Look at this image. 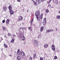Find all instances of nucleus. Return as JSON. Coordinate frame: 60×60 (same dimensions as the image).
Returning a JSON list of instances; mask_svg holds the SVG:
<instances>
[{
	"label": "nucleus",
	"instance_id": "obj_1",
	"mask_svg": "<svg viewBox=\"0 0 60 60\" xmlns=\"http://www.w3.org/2000/svg\"><path fill=\"white\" fill-rule=\"evenodd\" d=\"M8 8L10 11V13L11 15L13 14V13H14V12H13V11H12L11 6H10L9 7H8Z\"/></svg>",
	"mask_w": 60,
	"mask_h": 60
},
{
	"label": "nucleus",
	"instance_id": "obj_2",
	"mask_svg": "<svg viewBox=\"0 0 60 60\" xmlns=\"http://www.w3.org/2000/svg\"><path fill=\"white\" fill-rule=\"evenodd\" d=\"M34 46H37L38 45V41L36 40H34Z\"/></svg>",
	"mask_w": 60,
	"mask_h": 60
},
{
	"label": "nucleus",
	"instance_id": "obj_3",
	"mask_svg": "<svg viewBox=\"0 0 60 60\" xmlns=\"http://www.w3.org/2000/svg\"><path fill=\"white\" fill-rule=\"evenodd\" d=\"M35 15L36 16V18L37 16H38L40 15V11H38L37 12H36L35 13Z\"/></svg>",
	"mask_w": 60,
	"mask_h": 60
},
{
	"label": "nucleus",
	"instance_id": "obj_4",
	"mask_svg": "<svg viewBox=\"0 0 60 60\" xmlns=\"http://www.w3.org/2000/svg\"><path fill=\"white\" fill-rule=\"evenodd\" d=\"M36 3L37 4H39L40 3H41V0H36Z\"/></svg>",
	"mask_w": 60,
	"mask_h": 60
},
{
	"label": "nucleus",
	"instance_id": "obj_5",
	"mask_svg": "<svg viewBox=\"0 0 60 60\" xmlns=\"http://www.w3.org/2000/svg\"><path fill=\"white\" fill-rule=\"evenodd\" d=\"M52 50L53 51H54V50H55V45H52Z\"/></svg>",
	"mask_w": 60,
	"mask_h": 60
},
{
	"label": "nucleus",
	"instance_id": "obj_6",
	"mask_svg": "<svg viewBox=\"0 0 60 60\" xmlns=\"http://www.w3.org/2000/svg\"><path fill=\"white\" fill-rule=\"evenodd\" d=\"M10 22V20L8 19H7V21H6V25H8L9 23Z\"/></svg>",
	"mask_w": 60,
	"mask_h": 60
},
{
	"label": "nucleus",
	"instance_id": "obj_7",
	"mask_svg": "<svg viewBox=\"0 0 60 60\" xmlns=\"http://www.w3.org/2000/svg\"><path fill=\"white\" fill-rule=\"evenodd\" d=\"M43 27H41L40 29V32H42V31L43 30Z\"/></svg>",
	"mask_w": 60,
	"mask_h": 60
},
{
	"label": "nucleus",
	"instance_id": "obj_8",
	"mask_svg": "<svg viewBox=\"0 0 60 60\" xmlns=\"http://www.w3.org/2000/svg\"><path fill=\"white\" fill-rule=\"evenodd\" d=\"M40 18H39V17H38V16H37V19H38V21H40L41 20V17H40Z\"/></svg>",
	"mask_w": 60,
	"mask_h": 60
},
{
	"label": "nucleus",
	"instance_id": "obj_9",
	"mask_svg": "<svg viewBox=\"0 0 60 60\" xmlns=\"http://www.w3.org/2000/svg\"><path fill=\"white\" fill-rule=\"evenodd\" d=\"M44 47L45 48H47L48 47V45L46 44L44 45Z\"/></svg>",
	"mask_w": 60,
	"mask_h": 60
},
{
	"label": "nucleus",
	"instance_id": "obj_10",
	"mask_svg": "<svg viewBox=\"0 0 60 60\" xmlns=\"http://www.w3.org/2000/svg\"><path fill=\"white\" fill-rule=\"evenodd\" d=\"M21 58L20 56H18L17 58V59L18 60H20Z\"/></svg>",
	"mask_w": 60,
	"mask_h": 60
},
{
	"label": "nucleus",
	"instance_id": "obj_11",
	"mask_svg": "<svg viewBox=\"0 0 60 60\" xmlns=\"http://www.w3.org/2000/svg\"><path fill=\"white\" fill-rule=\"evenodd\" d=\"M43 14H41V15L40 16V19H42L43 18V17H42V16H43Z\"/></svg>",
	"mask_w": 60,
	"mask_h": 60
},
{
	"label": "nucleus",
	"instance_id": "obj_12",
	"mask_svg": "<svg viewBox=\"0 0 60 60\" xmlns=\"http://www.w3.org/2000/svg\"><path fill=\"white\" fill-rule=\"evenodd\" d=\"M7 9V8H6V7H4L3 8V10L4 11H6Z\"/></svg>",
	"mask_w": 60,
	"mask_h": 60
},
{
	"label": "nucleus",
	"instance_id": "obj_13",
	"mask_svg": "<svg viewBox=\"0 0 60 60\" xmlns=\"http://www.w3.org/2000/svg\"><path fill=\"white\" fill-rule=\"evenodd\" d=\"M4 47H5V48H7L8 47V46L7 45V44H5L4 45Z\"/></svg>",
	"mask_w": 60,
	"mask_h": 60
},
{
	"label": "nucleus",
	"instance_id": "obj_14",
	"mask_svg": "<svg viewBox=\"0 0 60 60\" xmlns=\"http://www.w3.org/2000/svg\"><path fill=\"white\" fill-rule=\"evenodd\" d=\"M36 54H34V55L33 58H35V57H36Z\"/></svg>",
	"mask_w": 60,
	"mask_h": 60
},
{
	"label": "nucleus",
	"instance_id": "obj_15",
	"mask_svg": "<svg viewBox=\"0 0 60 60\" xmlns=\"http://www.w3.org/2000/svg\"><path fill=\"white\" fill-rule=\"evenodd\" d=\"M11 42H12V43H14V39H12L11 41Z\"/></svg>",
	"mask_w": 60,
	"mask_h": 60
},
{
	"label": "nucleus",
	"instance_id": "obj_16",
	"mask_svg": "<svg viewBox=\"0 0 60 60\" xmlns=\"http://www.w3.org/2000/svg\"><path fill=\"white\" fill-rule=\"evenodd\" d=\"M25 40H26L25 38L24 37H23L22 38V40H23V41H25Z\"/></svg>",
	"mask_w": 60,
	"mask_h": 60
},
{
	"label": "nucleus",
	"instance_id": "obj_17",
	"mask_svg": "<svg viewBox=\"0 0 60 60\" xmlns=\"http://www.w3.org/2000/svg\"><path fill=\"white\" fill-rule=\"evenodd\" d=\"M43 23L44 25H46V22H44V21H43Z\"/></svg>",
	"mask_w": 60,
	"mask_h": 60
},
{
	"label": "nucleus",
	"instance_id": "obj_18",
	"mask_svg": "<svg viewBox=\"0 0 60 60\" xmlns=\"http://www.w3.org/2000/svg\"><path fill=\"white\" fill-rule=\"evenodd\" d=\"M55 3H56V4H58V2L57 0H56Z\"/></svg>",
	"mask_w": 60,
	"mask_h": 60
},
{
	"label": "nucleus",
	"instance_id": "obj_19",
	"mask_svg": "<svg viewBox=\"0 0 60 60\" xmlns=\"http://www.w3.org/2000/svg\"><path fill=\"white\" fill-rule=\"evenodd\" d=\"M46 12H47V13L49 12V10H48V9H46Z\"/></svg>",
	"mask_w": 60,
	"mask_h": 60
},
{
	"label": "nucleus",
	"instance_id": "obj_20",
	"mask_svg": "<svg viewBox=\"0 0 60 60\" xmlns=\"http://www.w3.org/2000/svg\"><path fill=\"white\" fill-rule=\"evenodd\" d=\"M53 31V29H51L50 30H49V32H52Z\"/></svg>",
	"mask_w": 60,
	"mask_h": 60
},
{
	"label": "nucleus",
	"instance_id": "obj_21",
	"mask_svg": "<svg viewBox=\"0 0 60 60\" xmlns=\"http://www.w3.org/2000/svg\"><path fill=\"white\" fill-rule=\"evenodd\" d=\"M54 58L55 59H56L57 58V56H54Z\"/></svg>",
	"mask_w": 60,
	"mask_h": 60
},
{
	"label": "nucleus",
	"instance_id": "obj_22",
	"mask_svg": "<svg viewBox=\"0 0 60 60\" xmlns=\"http://www.w3.org/2000/svg\"><path fill=\"white\" fill-rule=\"evenodd\" d=\"M19 52H20V49H19L18 50L17 53H19Z\"/></svg>",
	"mask_w": 60,
	"mask_h": 60
},
{
	"label": "nucleus",
	"instance_id": "obj_23",
	"mask_svg": "<svg viewBox=\"0 0 60 60\" xmlns=\"http://www.w3.org/2000/svg\"><path fill=\"white\" fill-rule=\"evenodd\" d=\"M56 17L57 18V19H59V18H60V16H56Z\"/></svg>",
	"mask_w": 60,
	"mask_h": 60
},
{
	"label": "nucleus",
	"instance_id": "obj_24",
	"mask_svg": "<svg viewBox=\"0 0 60 60\" xmlns=\"http://www.w3.org/2000/svg\"><path fill=\"white\" fill-rule=\"evenodd\" d=\"M2 28H3V30H5V27H4V26H3Z\"/></svg>",
	"mask_w": 60,
	"mask_h": 60
},
{
	"label": "nucleus",
	"instance_id": "obj_25",
	"mask_svg": "<svg viewBox=\"0 0 60 60\" xmlns=\"http://www.w3.org/2000/svg\"><path fill=\"white\" fill-rule=\"evenodd\" d=\"M31 28H32V27H29L28 28V29L30 30V31H31Z\"/></svg>",
	"mask_w": 60,
	"mask_h": 60
},
{
	"label": "nucleus",
	"instance_id": "obj_26",
	"mask_svg": "<svg viewBox=\"0 0 60 60\" xmlns=\"http://www.w3.org/2000/svg\"><path fill=\"white\" fill-rule=\"evenodd\" d=\"M8 36H11V34L9 33H8Z\"/></svg>",
	"mask_w": 60,
	"mask_h": 60
},
{
	"label": "nucleus",
	"instance_id": "obj_27",
	"mask_svg": "<svg viewBox=\"0 0 60 60\" xmlns=\"http://www.w3.org/2000/svg\"><path fill=\"white\" fill-rule=\"evenodd\" d=\"M22 55L23 56H25V53H22Z\"/></svg>",
	"mask_w": 60,
	"mask_h": 60
},
{
	"label": "nucleus",
	"instance_id": "obj_28",
	"mask_svg": "<svg viewBox=\"0 0 60 60\" xmlns=\"http://www.w3.org/2000/svg\"><path fill=\"white\" fill-rule=\"evenodd\" d=\"M44 20L45 22H46V18L44 19Z\"/></svg>",
	"mask_w": 60,
	"mask_h": 60
},
{
	"label": "nucleus",
	"instance_id": "obj_29",
	"mask_svg": "<svg viewBox=\"0 0 60 60\" xmlns=\"http://www.w3.org/2000/svg\"><path fill=\"white\" fill-rule=\"evenodd\" d=\"M43 58L41 57L40 58V60H43Z\"/></svg>",
	"mask_w": 60,
	"mask_h": 60
},
{
	"label": "nucleus",
	"instance_id": "obj_30",
	"mask_svg": "<svg viewBox=\"0 0 60 60\" xmlns=\"http://www.w3.org/2000/svg\"><path fill=\"white\" fill-rule=\"evenodd\" d=\"M20 29H22V30H24V28H23L21 27V28H20Z\"/></svg>",
	"mask_w": 60,
	"mask_h": 60
},
{
	"label": "nucleus",
	"instance_id": "obj_31",
	"mask_svg": "<svg viewBox=\"0 0 60 60\" xmlns=\"http://www.w3.org/2000/svg\"><path fill=\"white\" fill-rule=\"evenodd\" d=\"M32 20H31V23H30V26H32Z\"/></svg>",
	"mask_w": 60,
	"mask_h": 60
},
{
	"label": "nucleus",
	"instance_id": "obj_32",
	"mask_svg": "<svg viewBox=\"0 0 60 60\" xmlns=\"http://www.w3.org/2000/svg\"><path fill=\"white\" fill-rule=\"evenodd\" d=\"M30 60H32V57H30Z\"/></svg>",
	"mask_w": 60,
	"mask_h": 60
},
{
	"label": "nucleus",
	"instance_id": "obj_33",
	"mask_svg": "<svg viewBox=\"0 0 60 60\" xmlns=\"http://www.w3.org/2000/svg\"><path fill=\"white\" fill-rule=\"evenodd\" d=\"M2 22L3 23H4L5 22V21H4V20H3L2 21Z\"/></svg>",
	"mask_w": 60,
	"mask_h": 60
},
{
	"label": "nucleus",
	"instance_id": "obj_34",
	"mask_svg": "<svg viewBox=\"0 0 60 60\" xmlns=\"http://www.w3.org/2000/svg\"><path fill=\"white\" fill-rule=\"evenodd\" d=\"M22 54V53H19V55H20V56H21Z\"/></svg>",
	"mask_w": 60,
	"mask_h": 60
},
{
	"label": "nucleus",
	"instance_id": "obj_35",
	"mask_svg": "<svg viewBox=\"0 0 60 60\" xmlns=\"http://www.w3.org/2000/svg\"><path fill=\"white\" fill-rule=\"evenodd\" d=\"M49 30H47V32H48V33H49Z\"/></svg>",
	"mask_w": 60,
	"mask_h": 60
},
{
	"label": "nucleus",
	"instance_id": "obj_36",
	"mask_svg": "<svg viewBox=\"0 0 60 60\" xmlns=\"http://www.w3.org/2000/svg\"><path fill=\"white\" fill-rule=\"evenodd\" d=\"M23 29H24V30H26V28H23Z\"/></svg>",
	"mask_w": 60,
	"mask_h": 60
},
{
	"label": "nucleus",
	"instance_id": "obj_37",
	"mask_svg": "<svg viewBox=\"0 0 60 60\" xmlns=\"http://www.w3.org/2000/svg\"><path fill=\"white\" fill-rule=\"evenodd\" d=\"M4 38H7V37H6V36L5 35L4 36Z\"/></svg>",
	"mask_w": 60,
	"mask_h": 60
},
{
	"label": "nucleus",
	"instance_id": "obj_38",
	"mask_svg": "<svg viewBox=\"0 0 60 60\" xmlns=\"http://www.w3.org/2000/svg\"><path fill=\"white\" fill-rule=\"evenodd\" d=\"M34 18H33L32 19V21L33 22V21H34Z\"/></svg>",
	"mask_w": 60,
	"mask_h": 60
},
{
	"label": "nucleus",
	"instance_id": "obj_39",
	"mask_svg": "<svg viewBox=\"0 0 60 60\" xmlns=\"http://www.w3.org/2000/svg\"><path fill=\"white\" fill-rule=\"evenodd\" d=\"M20 53H24L23 51L20 52Z\"/></svg>",
	"mask_w": 60,
	"mask_h": 60
},
{
	"label": "nucleus",
	"instance_id": "obj_40",
	"mask_svg": "<svg viewBox=\"0 0 60 60\" xmlns=\"http://www.w3.org/2000/svg\"><path fill=\"white\" fill-rule=\"evenodd\" d=\"M55 30H56V31H57L58 29L57 28H56L55 29Z\"/></svg>",
	"mask_w": 60,
	"mask_h": 60
},
{
	"label": "nucleus",
	"instance_id": "obj_41",
	"mask_svg": "<svg viewBox=\"0 0 60 60\" xmlns=\"http://www.w3.org/2000/svg\"><path fill=\"white\" fill-rule=\"evenodd\" d=\"M51 0H49V3H50V2H51Z\"/></svg>",
	"mask_w": 60,
	"mask_h": 60
},
{
	"label": "nucleus",
	"instance_id": "obj_42",
	"mask_svg": "<svg viewBox=\"0 0 60 60\" xmlns=\"http://www.w3.org/2000/svg\"><path fill=\"white\" fill-rule=\"evenodd\" d=\"M19 20H21V19L20 18V17H19Z\"/></svg>",
	"mask_w": 60,
	"mask_h": 60
},
{
	"label": "nucleus",
	"instance_id": "obj_43",
	"mask_svg": "<svg viewBox=\"0 0 60 60\" xmlns=\"http://www.w3.org/2000/svg\"><path fill=\"white\" fill-rule=\"evenodd\" d=\"M49 6V7H51V6L50 5H49V6Z\"/></svg>",
	"mask_w": 60,
	"mask_h": 60
},
{
	"label": "nucleus",
	"instance_id": "obj_44",
	"mask_svg": "<svg viewBox=\"0 0 60 60\" xmlns=\"http://www.w3.org/2000/svg\"><path fill=\"white\" fill-rule=\"evenodd\" d=\"M17 1L18 2H20V0H17Z\"/></svg>",
	"mask_w": 60,
	"mask_h": 60
},
{
	"label": "nucleus",
	"instance_id": "obj_45",
	"mask_svg": "<svg viewBox=\"0 0 60 60\" xmlns=\"http://www.w3.org/2000/svg\"><path fill=\"white\" fill-rule=\"evenodd\" d=\"M13 35L14 36H15V37H16V36H15V35H14V34H13Z\"/></svg>",
	"mask_w": 60,
	"mask_h": 60
},
{
	"label": "nucleus",
	"instance_id": "obj_46",
	"mask_svg": "<svg viewBox=\"0 0 60 60\" xmlns=\"http://www.w3.org/2000/svg\"><path fill=\"white\" fill-rule=\"evenodd\" d=\"M36 2L35 3H34V4L35 5H36Z\"/></svg>",
	"mask_w": 60,
	"mask_h": 60
},
{
	"label": "nucleus",
	"instance_id": "obj_47",
	"mask_svg": "<svg viewBox=\"0 0 60 60\" xmlns=\"http://www.w3.org/2000/svg\"><path fill=\"white\" fill-rule=\"evenodd\" d=\"M40 0V1H41V2H43V1H44V0Z\"/></svg>",
	"mask_w": 60,
	"mask_h": 60
},
{
	"label": "nucleus",
	"instance_id": "obj_48",
	"mask_svg": "<svg viewBox=\"0 0 60 60\" xmlns=\"http://www.w3.org/2000/svg\"><path fill=\"white\" fill-rule=\"evenodd\" d=\"M33 2L34 3V4H35V3L36 2H34V1H33Z\"/></svg>",
	"mask_w": 60,
	"mask_h": 60
},
{
	"label": "nucleus",
	"instance_id": "obj_49",
	"mask_svg": "<svg viewBox=\"0 0 60 60\" xmlns=\"http://www.w3.org/2000/svg\"><path fill=\"white\" fill-rule=\"evenodd\" d=\"M20 21V20H19V19L18 20V21Z\"/></svg>",
	"mask_w": 60,
	"mask_h": 60
},
{
	"label": "nucleus",
	"instance_id": "obj_50",
	"mask_svg": "<svg viewBox=\"0 0 60 60\" xmlns=\"http://www.w3.org/2000/svg\"><path fill=\"white\" fill-rule=\"evenodd\" d=\"M21 30V29H20V28H19V30Z\"/></svg>",
	"mask_w": 60,
	"mask_h": 60
},
{
	"label": "nucleus",
	"instance_id": "obj_51",
	"mask_svg": "<svg viewBox=\"0 0 60 60\" xmlns=\"http://www.w3.org/2000/svg\"><path fill=\"white\" fill-rule=\"evenodd\" d=\"M47 2L48 3V4H49V1H47Z\"/></svg>",
	"mask_w": 60,
	"mask_h": 60
},
{
	"label": "nucleus",
	"instance_id": "obj_52",
	"mask_svg": "<svg viewBox=\"0 0 60 60\" xmlns=\"http://www.w3.org/2000/svg\"><path fill=\"white\" fill-rule=\"evenodd\" d=\"M59 13L60 14V11H59Z\"/></svg>",
	"mask_w": 60,
	"mask_h": 60
},
{
	"label": "nucleus",
	"instance_id": "obj_53",
	"mask_svg": "<svg viewBox=\"0 0 60 60\" xmlns=\"http://www.w3.org/2000/svg\"><path fill=\"white\" fill-rule=\"evenodd\" d=\"M10 56H11V55H10Z\"/></svg>",
	"mask_w": 60,
	"mask_h": 60
},
{
	"label": "nucleus",
	"instance_id": "obj_54",
	"mask_svg": "<svg viewBox=\"0 0 60 60\" xmlns=\"http://www.w3.org/2000/svg\"><path fill=\"white\" fill-rule=\"evenodd\" d=\"M27 12H28V10H27Z\"/></svg>",
	"mask_w": 60,
	"mask_h": 60
},
{
	"label": "nucleus",
	"instance_id": "obj_55",
	"mask_svg": "<svg viewBox=\"0 0 60 60\" xmlns=\"http://www.w3.org/2000/svg\"><path fill=\"white\" fill-rule=\"evenodd\" d=\"M20 17H21V19H22V18L21 16H20Z\"/></svg>",
	"mask_w": 60,
	"mask_h": 60
},
{
	"label": "nucleus",
	"instance_id": "obj_56",
	"mask_svg": "<svg viewBox=\"0 0 60 60\" xmlns=\"http://www.w3.org/2000/svg\"><path fill=\"white\" fill-rule=\"evenodd\" d=\"M32 0V1H33H33H34V0Z\"/></svg>",
	"mask_w": 60,
	"mask_h": 60
},
{
	"label": "nucleus",
	"instance_id": "obj_57",
	"mask_svg": "<svg viewBox=\"0 0 60 60\" xmlns=\"http://www.w3.org/2000/svg\"><path fill=\"white\" fill-rule=\"evenodd\" d=\"M59 4H60V3H59Z\"/></svg>",
	"mask_w": 60,
	"mask_h": 60
},
{
	"label": "nucleus",
	"instance_id": "obj_58",
	"mask_svg": "<svg viewBox=\"0 0 60 60\" xmlns=\"http://www.w3.org/2000/svg\"><path fill=\"white\" fill-rule=\"evenodd\" d=\"M16 33V34H17V33Z\"/></svg>",
	"mask_w": 60,
	"mask_h": 60
},
{
	"label": "nucleus",
	"instance_id": "obj_59",
	"mask_svg": "<svg viewBox=\"0 0 60 60\" xmlns=\"http://www.w3.org/2000/svg\"><path fill=\"white\" fill-rule=\"evenodd\" d=\"M1 41H0V42H1Z\"/></svg>",
	"mask_w": 60,
	"mask_h": 60
},
{
	"label": "nucleus",
	"instance_id": "obj_60",
	"mask_svg": "<svg viewBox=\"0 0 60 60\" xmlns=\"http://www.w3.org/2000/svg\"><path fill=\"white\" fill-rule=\"evenodd\" d=\"M22 37H21V38H22Z\"/></svg>",
	"mask_w": 60,
	"mask_h": 60
},
{
	"label": "nucleus",
	"instance_id": "obj_61",
	"mask_svg": "<svg viewBox=\"0 0 60 60\" xmlns=\"http://www.w3.org/2000/svg\"><path fill=\"white\" fill-rule=\"evenodd\" d=\"M2 40H3V38H2Z\"/></svg>",
	"mask_w": 60,
	"mask_h": 60
}]
</instances>
